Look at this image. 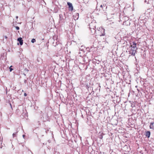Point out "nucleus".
I'll list each match as a JSON object with an SVG mask.
<instances>
[{
    "mask_svg": "<svg viewBox=\"0 0 154 154\" xmlns=\"http://www.w3.org/2000/svg\"><path fill=\"white\" fill-rule=\"evenodd\" d=\"M77 14H78V15H79V14L78 13Z\"/></svg>",
    "mask_w": 154,
    "mask_h": 154,
    "instance_id": "obj_31",
    "label": "nucleus"
},
{
    "mask_svg": "<svg viewBox=\"0 0 154 154\" xmlns=\"http://www.w3.org/2000/svg\"><path fill=\"white\" fill-rule=\"evenodd\" d=\"M149 128L151 129L154 130V122H151L150 123Z\"/></svg>",
    "mask_w": 154,
    "mask_h": 154,
    "instance_id": "obj_7",
    "label": "nucleus"
},
{
    "mask_svg": "<svg viewBox=\"0 0 154 154\" xmlns=\"http://www.w3.org/2000/svg\"><path fill=\"white\" fill-rule=\"evenodd\" d=\"M15 28H16V29L17 30H19L20 29L19 27L18 26H16L15 27Z\"/></svg>",
    "mask_w": 154,
    "mask_h": 154,
    "instance_id": "obj_17",
    "label": "nucleus"
},
{
    "mask_svg": "<svg viewBox=\"0 0 154 154\" xmlns=\"http://www.w3.org/2000/svg\"><path fill=\"white\" fill-rule=\"evenodd\" d=\"M60 20L61 21H62L63 20V15L61 14L59 15Z\"/></svg>",
    "mask_w": 154,
    "mask_h": 154,
    "instance_id": "obj_12",
    "label": "nucleus"
},
{
    "mask_svg": "<svg viewBox=\"0 0 154 154\" xmlns=\"http://www.w3.org/2000/svg\"><path fill=\"white\" fill-rule=\"evenodd\" d=\"M131 45L130 47H131L132 48H135L134 49H137V47L136 46V43L134 42H133L132 43H131Z\"/></svg>",
    "mask_w": 154,
    "mask_h": 154,
    "instance_id": "obj_5",
    "label": "nucleus"
},
{
    "mask_svg": "<svg viewBox=\"0 0 154 154\" xmlns=\"http://www.w3.org/2000/svg\"><path fill=\"white\" fill-rule=\"evenodd\" d=\"M48 142L50 143V140H48Z\"/></svg>",
    "mask_w": 154,
    "mask_h": 154,
    "instance_id": "obj_28",
    "label": "nucleus"
},
{
    "mask_svg": "<svg viewBox=\"0 0 154 154\" xmlns=\"http://www.w3.org/2000/svg\"><path fill=\"white\" fill-rule=\"evenodd\" d=\"M69 14H70V13L69 14L67 12H66V13H64V15L65 18H68V17H69Z\"/></svg>",
    "mask_w": 154,
    "mask_h": 154,
    "instance_id": "obj_10",
    "label": "nucleus"
},
{
    "mask_svg": "<svg viewBox=\"0 0 154 154\" xmlns=\"http://www.w3.org/2000/svg\"><path fill=\"white\" fill-rule=\"evenodd\" d=\"M36 41V40L34 38H33L31 40V42L32 43H34Z\"/></svg>",
    "mask_w": 154,
    "mask_h": 154,
    "instance_id": "obj_15",
    "label": "nucleus"
},
{
    "mask_svg": "<svg viewBox=\"0 0 154 154\" xmlns=\"http://www.w3.org/2000/svg\"><path fill=\"white\" fill-rule=\"evenodd\" d=\"M99 138L101 139H102L103 138V135H104V134L103 133H101L100 132H99Z\"/></svg>",
    "mask_w": 154,
    "mask_h": 154,
    "instance_id": "obj_8",
    "label": "nucleus"
},
{
    "mask_svg": "<svg viewBox=\"0 0 154 154\" xmlns=\"http://www.w3.org/2000/svg\"><path fill=\"white\" fill-rule=\"evenodd\" d=\"M100 7L101 8H103V5H100Z\"/></svg>",
    "mask_w": 154,
    "mask_h": 154,
    "instance_id": "obj_24",
    "label": "nucleus"
},
{
    "mask_svg": "<svg viewBox=\"0 0 154 154\" xmlns=\"http://www.w3.org/2000/svg\"><path fill=\"white\" fill-rule=\"evenodd\" d=\"M25 134H23V138H24V137H25Z\"/></svg>",
    "mask_w": 154,
    "mask_h": 154,
    "instance_id": "obj_20",
    "label": "nucleus"
},
{
    "mask_svg": "<svg viewBox=\"0 0 154 154\" xmlns=\"http://www.w3.org/2000/svg\"><path fill=\"white\" fill-rule=\"evenodd\" d=\"M134 48H134H132L130 47L129 48V54H131V55H135V53L136 52V49Z\"/></svg>",
    "mask_w": 154,
    "mask_h": 154,
    "instance_id": "obj_2",
    "label": "nucleus"
},
{
    "mask_svg": "<svg viewBox=\"0 0 154 154\" xmlns=\"http://www.w3.org/2000/svg\"><path fill=\"white\" fill-rule=\"evenodd\" d=\"M96 23L95 22H92L89 24V28L91 30L92 33H95L96 32Z\"/></svg>",
    "mask_w": 154,
    "mask_h": 154,
    "instance_id": "obj_1",
    "label": "nucleus"
},
{
    "mask_svg": "<svg viewBox=\"0 0 154 154\" xmlns=\"http://www.w3.org/2000/svg\"><path fill=\"white\" fill-rule=\"evenodd\" d=\"M103 6H104V7H106V5H103Z\"/></svg>",
    "mask_w": 154,
    "mask_h": 154,
    "instance_id": "obj_29",
    "label": "nucleus"
},
{
    "mask_svg": "<svg viewBox=\"0 0 154 154\" xmlns=\"http://www.w3.org/2000/svg\"><path fill=\"white\" fill-rule=\"evenodd\" d=\"M17 41L19 42L20 45H22L23 44V40L21 37L18 38H17Z\"/></svg>",
    "mask_w": 154,
    "mask_h": 154,
    "instance_id": "obj_6",
    "label": "nucleus"
},
{
    "mask_svg": "<svg viewBox=\"0 0 154 154\" xmlns=\"http://www.w3.org/2000/svg\"><path fill=\"white\" fill-rule=\"evenodd\" d=\"M52 4H54V2L53 1H52Z\"/></svg>",
    "mask_w": 154,
    "mask_h": 154,
    "instance_id": "obj_26",
    "label": "nucleus"
},
{
    "mask_svg": "<svg viewBox=\"0 0 154 154\" xmlns=\"http://www.w3.org/2000/svg\"><path fill=\"white\" fill-rule=\"evenodd\" d=\"M54 154H60V153L59 152H57L56 151H54Z\"/></svg>",
    "mask_w": 154,
    "mask_h": 154,
    "instance_id": "obj_16",
    "label": "nucleus"
},
{
    "mask_svg": "<svg viewBox=\"0 0 154 154\" xmlns=\"http://www.w3.org/2000/svg\"><path fill=\"white\" fill-rule=\"evenodd\" d=\"M23 74L24 75H25V76L26 75V74H25L24 73Z\"/></svg>",
    "mask_w": 154,
    "mask_h": 154,
    "instance_id": "obj_27",
    "label": "nucleus"
},
{
    "mask_svg": "<svg viewBox=\"0 0 154 154\" xmlns=\"http://www.w3.org/2000/svg\"><path fill=\"white\" fill-rule=\"evenodd\" d=\"M4 37L6 39H7L8 38L6 36H5Z\"/></svg>",
    "mask_w": 154,
    "mask_h": 154,
    "instance_id": "obj_22",
    "label": "nucleus"
},
{
    "mask_svg": "<svg viewBox=\"0 0 154 154\" xmlns=\"http://www.w3.org/2000/svg\"><path fill=\"white\" fill-rule=\"evenodd\" d=\"M16 18H18V17H17H17H16Z\"/></svg>",
    "mask_w": 154,
    "mask_h": 154,
    "instance_id": "obj_30",
    "label": "nucleus"
},
{
    "mask_svg": "<svg viewBox=\"0 0 154 154\" xmlns=\"http://www.w3.org/2000/svg\"><path fill=\"white\" fill-rule=\"evenodd\" d=\"M25 71H26L27 72H28V70L26 68L25 69Z\"/></svg>",
    "mask_w": 154,
    "mask_h": 154,
    "instance_id": "obj_18",
    "label": "nucleus"
},
{
    "mask_svg": "<svg viewBox=\"0 0 154 154\" xmlns=\"http://www.w3.org/2000/svg\"><path fill=\"white\" fill-rule=\"evenodd\" d=\"M152 9L151 8H149V9H148L146 11V12L147 13H150L152 11Z\"/></svg>",
    "mask_w": 154,
    "mask_h": 154,
    "instance_id": "obj_11",
    "label": "nucleus"
},
{
    "mask_svg": "<svg viewBox=\"0 0 154 154\" xmlns=\"http://www.w3.org/2000/svg\"><path fill=\"white\" fill-rule=\"evenodd\" d=\"M27 94L26 93H25L24 94V95L25 96H27Z\"/></svg>",
    "mask_w": 154,
    "mask_h": 154,
    "instance_id": "obj_21",
    "label": "nucleus"
},
{
    "mask_svg": "<svg viewBox=\"0 0 154 154\" xmlns=\"http://www.w3.org/2000/svg\"><path fill=\"white\" fill-rule=\"evenodd\" d=\"M145 2H147V3L148 2L147 1V0H145Z\"/></svg>",
    "mask_w": 154,
    "mask_h": 154,
    "instance_id": "obj_23",
    "label": "nucleus"
},
{
    "mask_svg": "<svg viewBox=\"0 0 154 154\" xmlns=\"http://www.w3.org/2000/svg\"><path fill=\"white\" fill-rule=\"evenodd\" d=\"M67 4L69 6V10L72 11L73 10V7L72 4L69 2H67Z\"/></svg>",
    "mask_w": 154,
    "mask_h": 154,
    "instance_id": "obj_4",
    "label": "nucleus"
},
{
    "mask_svg": "<svg viewBox=\"0 0 154 154\" xmlns=\"http://www.w3.org/2000/svg\"><path fill=\"white\" fill-rule=\"evenodd\" d=\"M24 83H25V84H26V82H27V81H26V79H24Z\"/></svg>",
    "mask_w": 154,
    "mask_h": 154,
    "instance_id": "obj_19",
    "label": "nucleus"
},
{
    "mask_svg": "<svg viewBox=\"0 0 154 154\" xmlns=\"http://www.w3.org/2000/svg\"><path fill=\"white\" fill-rule=\"evenodd\" d=\"M99 30H98V33L99 34V35L100 36H104L105 34V30L104 29H103L102 28H100Z\"/></svg>",
    "mask_w": 154,
    "mask_h": 154,
    "instance_id": "obj_3",
    "label": "nucleus"
},
{
    "mask_svg": "<svg viewBox=\"0 0 154 154\" xmlns=\"http://www.w3.org/2000/svg\"><path fill=\"white\" fill-rule=\"evenodd\" d=\"M146 134L145 135H146V137L148 138H149L150 136V134H151L150 132L149 131H146Z\"/></svg>",
    "mask_w": 154,
    "mask_h": 154,
    "instance_id": "obj_9",
    "label": "nucleus"
},
{
    "mask_svg": "<svg viewBox=\"0 0 154 154\" xmlns=\"http://www.w3.org/2000/svg\"><path fill=\"white\" fill-rule=\"evenodd\" d=\"M17 132H18V131H17V132H16L13 133V135H12L13 137H16V134L17 133Z\"/></svg>",
    "mask_w": 154,
    "mask_h": 154,
    "instance_id": "obj_14",
    "label": "nucleus"
},
{
    "mask_svg": "<svg viewBox=\"0 0 154 154\" xmlns=\"http://www.w3.org/2000/svg\"><path fill=\"white\" fill-rule=\"evenodd\" d=\"M10 106H11V107L12 108V106H11V103H10Z\"/></svg>",
    "mask_w": 154,
    "mask_h": 154,
    "instance_id": "obj_25",
    "label": "nucleus"
},
{
    "mask_svg": "<svg viewBox=\"0 0 154 154\" xmlns=\"http://www.w3.org/2000/svg\"><path fill=\"white\" fill-rule=\"evenodd\" d=\"M13 67L12 66H11L10 67H9V69H10V71L11 72L13 70V69L12 68V67Z\"/></svg>",
    "mask_w": 154,
    "mask_h": 154,
    "instance_id": "obj_13",
    "label": "nucleus"
}]
</instances>
